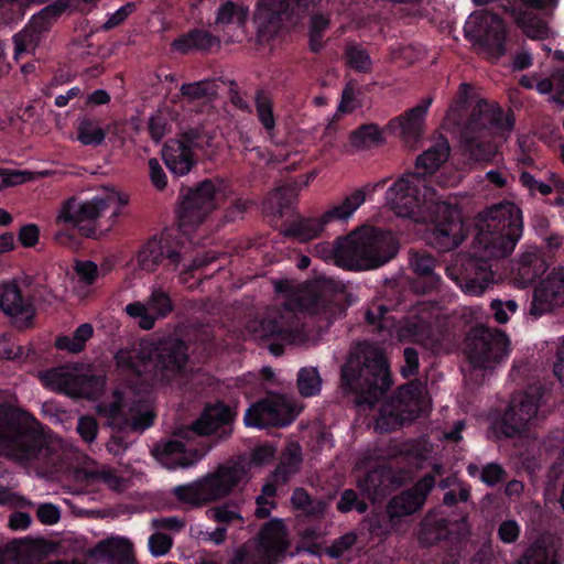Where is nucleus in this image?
I'll return each mask as SVG.
<instances>
[{
  "mask_svg": "<svg viewBox=\"0 0 564 564\" xmlns=\"http://www.w3.org/2000/svg\"><path fill=\"white\" fill-rule=\"evenodd\" d=\"M273 286L284 300L268 308L262 318L248 323L247 329L254 339L294 344L303 338L300 314L313 316L328 326L346 311L343 293L335 291L329 282L299 283L285 279L273 281Z\"/></svg>",
  "mask_w": 564,
  "mask_h": 564,
  "instance_id": "f257e3e1",
  "label": "nucleus"
},
{
  "mask_svg": "<svg viewBox=\"0 0 564 564\" xmlns=\"http://www.w3.org/2000/svg\"><path fill=\"white\" fill-rule=\"evenodd\" d=\"M390 208L400 217L416 223H433L430 242L440 251H449L465 239L464 224L456 202L442 199L426 178L404 173L387 191Z\"/></svg>",
  "mask_w": 564,
  "mask_h": 564,
  "instance_id": "f03ea898",
  "label": "nucleus"
},
{
  "mask_svg": "<svg viewBox=\"0 0 564 564\" xmlns=\"http://www.w3.org/2000/svg\"><path fill=\"white\" fill-rule=\"evenodd\" d=\"M315 254L325 261L334 260L348 270H370L389 262L398 252V245L390 231L366 228L355 231L334 246L318 243Z\"/></svg>",
  "mask_w": 564,
  "mask_h": 564,
  "instance_id": "7ed1b4c3",
  "label": "nucleus"
},
{
  "mask_svg": "<svg viewBox=\"0 0 564 564\" xmlns=\"http://www.w3.org/2000/svg\"><path fill=\"white\" fill-rule=\"evenodd\" d=\"M391 377L384 354L368 344L355 347L340 369V387L356 394L359 405H375L389 390Z\"/></svg>",
  "mask_w": 564,
  "mask_h": 564,
  "instance_id": "20e7f679",
  "label": "nucleus"
},
{
  "mask_svg": "<svg viewBox=\"0 0 564 564\" xmlns=\"http://www.w3.org/2000/svg\"><path fill=\"white\" fill-rule=\"evenodd\" d=\"M187 346L177 338L141 341L116 354L117 365L145 381L163 382L176 376L187 362Z\"/></svg>",
  "mask_w": 564,
  "mask_h": 564,
  "instance_id": "39448f33",
  "label": "nucleus"
},
{
  "mask_svg": "<svg viewBox=\"0 0 564 564\" xmlns=\"http://www.w3.org/2000/svg\"><path fill=\"white\" fill-rule=\"evenodd\" d=\"M119 205L120 196L113 189H105L87 200L69 197L62 203L56 223L76 228L83 237L97 239L113 225Z\"/></svg>",
  "mask_w": 564,
  "mask_h": 564,
  "instance_id": "423d86ee",
  "label": "nucleus"
},
{
  "mask_svg": "<svg viewBox=\"0 0 564 564\" xmlns=\"http://www.w3.org/2000/svg\"><path fill=\"white\" fill-rule=\"evenodd\" d=\"M522 229V213L516 204L505 202L487 208L476 236L478 256L485 259L509 256L520 239Z\"/></svg>",
  "mask_w": 564,
  "mask_h": 564,
  "instance_id": "0eeeda50",
  "label": "nucleus"
},
{
  "mask_svg": "<svg viewBox=\"0 0 564 564\" xmlns=\"http://www.w3.org/2000/svg\"><path fill=\"white\" fill-rule=\"evenodd\" d=\"M247 465L242 460H229L213 473L173 489L175 498L191 507H203L229 496L247 478Z\"/></svg>",
  "mask_w": 564,
  "mask_h": 564,
  "instance_id": "6e6552de",
  "label": "nucleus"
},
{
  "mask_svg": "<svg viewBox=\"0 0 564 564\" xmlns=\"http://www.w3.org/2000/svg\"><path fill=\"white\" fill-rule=\"evenodd\" d=\"M33 417L25 411L0 405V455L18 462L34 459L43 440L32 426Z\"/></svg>",
  "mask_w": 564,
  "mask_h": 564,
  "instance_id": "1a4fd4ad",
  "label": "nucleus"
},
{
  "mask_svg": "<svg viewBox=\"0 0 564 564\" xmlns=\"http://www.w3.org/2000/svg\"><path fill=\"white\" fill-rule=\"evenodd\" d=\"M97 413L106 424L118 431L143 432L153 423V411L148 398L126 395L115 391L110 401L97 405Z\"/></svg>",
  "mask_w": 564,
  "mask_h": 564,
  "instance_id": "9d476101",
  "label": "nucleus"
},
{
  "mask_svg": "<svg viewBox=\"0 0 564 564\" xmlns=\"http://www.w3.org/2000/svg\"><path fill=\"white\" fill-rule=\"evenodd\" d=\"M424 387L417 381L402 386L380 408L376 430L390 432L419 416L424 410Z\"/></svg>",
  "mask_w": 564,
  "mask_h": 564,
  "instance_id": "9b49d317",
  "label": "nucleus"
},
{
  "mask_svg": "<svg viewBox=\"0 0 564 564\" xmlns=\"http://www.w3.org/2000/svg\"><path fill=\"white\" fill-rule=\"evenodd\" d=\"M508 345L501 330L477 325L467 334L465 354L474 368L489 369L508 355Z\"/></svg>",
  "mask_w": 564,
  "mask_h": 564,
  "instance_id": "f8f14e48",
  "label": "nucleus"
},
{
  "mask_svg": "<svg viewBox=\"0 0 564 564\" xmlns=\"http://www.w3.org/2000/svg\"><path fill=\"white\" fill-rule=\"evenodd\" d=\"M297 414L299 409L292 397L268 392L263 399L247 409L243 421L247 426L258 429L282 427L292 423Z\"/></svg>",
  "mask_w": 564,
  "mask_h": 564,
  "instance_id": "ddd939ff",
  "label": "nucleus"
},
{
  "mask_svg": "<svg viewBox=\"0 0 564 564\" xmlns=\"http://www.w3.org/2000/svg\"><path fill=\"white\" fill-rule=\"evenodd\" d=\"M219 186L212 180L200 182L183 195L178 208V226L184 234L196 229L216 208Z\"/></svg>",
  "mask_w": 564,
  "mask_h": 564,
  "instance_id": "4468645a",
  "label": "nucleus"
},
{
  "mask_svg": "<svg viewBox=\"0 0 564 564\" xmlns=\"http://www.w3.org/2000/svg\"><path fill=\"white\" fill-rule=\"evenodd\" d=\"M321 0H260L254 13L258 35L268 40L280 29L281 22L305 12Z\"/></svg>",
  "mask_w": 564,
  "mask_h": 564,
  "instance_id": "2eb2a0df",
  "label": "nucleus"
},
{
  "mask_svg": "<svg viewBox=\"0 0 564 564\" xmlns=\"http://www.w3.org/2000/svg\"><path fill=\"white\" fill-rule=\"evenodd\" d=\"M541 393L523 392L513 397L500 422V432L506 437L522 436L540 420Z\"/></svg>",
  "mask_w": 564,
  "mask_h": 564,
  "instance_id": "dca6fc26",
  "label": "nucleus"
},
{
  "mask_svg": "<svg viewBox=\"0 0 564 564\" xmlns=\"http://www.w3.org/2000/svg\"><path fill=\"white\" fill-rule=\"evenodd\" d=\"M43 378L53 389L75 398L94 399L105 386L102 376L63 367L47 371Z\"/></svg>",
  "mask_w": 564,
  "mask_h": 564,
  "instance_id": "f3484780",
  "label": "nucleus"
},
{
  "mask_svg": "<svg viewBox=\"0 0 564 564\" xmlns=\"http://www.w3.org/2000/svg\"><path fill=\"white\" fill-rule=\"evenodd\" d=\"M446 275L454 281L460 290L473 296H479L494 283L495 274L491 265L485 258H468L460 264L446 268Z\"/></svg>",
  "mask_w": 564,
  "mask_h": 564,
  "instance_id": "a211bd4d",
  "label": "nucleus"
},
{
  "mask_svg": "<svg viewBox=\"0 0 564 564\" xmlns=\"http://www.w3.org/2000/svg\"><path fill=\"white\" fill-rule=\"evenodd\" d=\"M435 484L436 481L432 475H425L411 488L393 496L386 506V514L392 525L400 528L402 519L420 511Z\"/></svg>",
  "mask_w": 564,
  "mask_h": 564,
  "instance_id": "6ab92c4d",
  "label": "nucleus"
},
{
  "mask_svg": "<svg viewBox=\"0 0 564 564\" xmlns=\"http://www.w3.org/2000/svg\"><path fill=\"white\" fill-rule=\"evenodd\" d=\"M564 307V267L554 268L534 288L528 315L534 319Z\"/></svg>",
  "mask_w": 564,
  "mask_h": 564,
  "instance_id": "aec40b11",
  "label": "nucleus"
},
{
  "mask_svg": "<svg viewBox=\"0 0 564 564\" xmlns=\"http://www.w3.org/2000/svg\"><path fill=\"white\" fill-rule=\"evenodd\" d=\"M503 113L497 104L479 100L473 108L467 121L459 132L494 137L503 131H510L513 122L503 120Z\"/></svg>",
  "mask_w": 564,
  "mask_h": 564,
  "instance_id": "412c9836",
  "label": "nucleus"
},
{
  "mask_svg": "<svg viewBox=\"0 0 564 564\" xmlns=\"http://www.w3.org/2000/svg\"><path fill=\"white\" fill-rule=\"evenodd\" d=\"M478 23L479 43L489 58L498 59L507 52L506 29L501 18L487 10H480L470 15L468 24Z\"/></svg>",
  "mask_w": 564,
  "mask_h": 564,
  "instance_id": "4be33fe9",
  "label": "nucleus"
},
{
  "mask_svg": "<svg viewBox=\"0 0 564 564\" xmlns=\"http://www.w3.org/2000/svg\"><path fill=\"white\" fill-rule=\"evenodd\" d=\"M182 259L177 246L166 236L151 238L137 254L138 267L147 272H154L162 263L175 270Z\"/></svg>",
  "mask_w": 564,
  "mask_h": 564,
  "instance_id": "5701e85b",
  "label": "nucleus"
},
{
  "mask_svg": "<svg viewBox=\"0 0 564 564\" xmlns=\"http://www.w3.org/2000/svg\"><path fill=\"white\" fill-rule=\"evenodd\" d=\"M124 311L130 317L139 318V326L142 329L150 330L156 319L166 317L173 311V303L163 289L154 288L145 303H130Z\"/></svg>",
  "mask_w": 564,
  "mask_h": 564,
  "instance_id": "b1692460",
  "label": "nucleus"
},
{
  "mask_svg": "<svg viewBox=\"0 0 564 564\" xmlns=\"http://www.w3.org/2000/svg\"><path fill=\"white\" fill-rule=\"evenodd\" d=\"M232 416V411L228 405L223 403L209 405L191 426L180 429L175 435L187 437L188 434L194 433L203 436L221 431L220 437H228L231 434L229 424Z\"/></svg>",
  "mask_w": 564,
  "mask_h": 564,
  "instance_id": "393cba45",
  "label": "nucleus"
},
{
  "mask_svg": "<svg viewBox=\"0 0 564 564\" xmlns=\"http://www.w3.org/2000/svg\"><path fill=\"white\" fill-rule=\"evenodd\" d=\"M409 478L406 471L395 473L388 467H379L370 470L357 480V487L361 495L372 502L382 499L391 486H401Z\"/></svg>",
  "mask_w": 564,
  "mask_h": 564,
  "instance_id": "a878e982",
  "label": "nucleus"
},
{
  "mask_svg": "<svg viewBox=\"0 0 564 564\" xmlns=\"http://www.w3.org/2000/svg\"><path fill=\"white\" fill-rule=\"evenodd\" d=\"M153 454L156 459L166 468H188L198 463L206 454V451L186 448L176 440H170L155 444Z\"/></svg>",
  "mask_w": 564,
  "mask_h": 564,
  "instance_id": "bb28decb",
  "label": "nucleus"
},
{
  "mask_svg": "<svg viewBox=\"0 0 564 564\" xmlns=\"http://www.w3.org/2000/svg\"><path fill=\"white\" fill-rule=\"evenodd\" d=\"M58 11L54 6L44 8L34 15L31 22L13 36L14 58L19 59L25 53H33L40 43L41 34L48 29L47 18Z\"/></svg>",
  "mask_w": 564,
  "mask_h": 564,
  "instance_id": "cd10ccee",
  "label": "nucleus"
},
{
  "mask_svg": "<svg viewBox=\"0 0 564 564\" xmlns=\"http://www.w3.org/2000/svg\"><path fill=\"white\" fill-rule=\"evenodd\" d=\"M432 104V98L426 97L421 102L391 120L390 126L399 130L400 137L406 143H414L423 132L424 118Z\"/></svg>",
  "mask_w": 564,
  "mask_h": 564,
  "instance_id": "c85d7f7f",
  "label": "nucleus"
},
{
  "mask_svg": "<svg viewBox=\"0 0 564 564\" xmlns=\"http://www.w3.org/2000/svg\"><path fill=\"white\" fill-rule=\"evenodd\" d=\"M162 158L170 172L186 175L195 164L192 148L185 140L172 139L162 149Z\"/></svg>",
  "mask_w": 564,
  "mask_h": 564,
  "instance_id": "c756f323",
  "label": "nucleus"
},
{
  "mask_svg": "<svg viewBox=\"0 0 564 564\" xmlns=\"http://www.w3.org/2000/svg\"><path fill=\"white\" fill-rule=\"evenodd\" d=\"M547 270L546 261L538 248L530 247L520 254L514 263V279L524 288L534 282Z\"/></svg>",
  "mask_w": 564,
  "mask_h": 564,
  "instance_id": "7c9ffc66",
  "label": "nucleus"
},
{
  "mask_svg": "<svg viewBox=\"0 0 564 564\" xmlns=\"http://www.w3.org/2000/svg\"><path fill=\"white\" fill-rule=\"evenodd\" d=\"M272 563L273 558L286 550L285 527L281 520H271L262 528L259 539L251 542Z\"/></svg>",
  "mask_w": 564,
  "mask_h": 564,
  "instance_id": "2f4dec72",
  "label": "nucleus"
},
{
  "mask_svg": "<svg viewBox=\"0 0 564 564\" xmlns=\"http://www.w3.org/2000/svg\"><path fill=\"white\" fill-rule=\"evenodd\" d=\"M0 307L10 316L29 321L33 316L32 304L24 300L17 283L8 282L0 285Z\"/></svg>",
  "mask_w": 564,
  "mask_h": 564,
  "instance_id": "473e14b6",
  "label": "nucleus"
},
{
  "mask_svg": "<svg viewBox=\"0 0 564 564\" xmlns=\"http://www.w3.org/2000/svg\"><path fill=\"white\" fill-rule=\"evenodd\" d=\"M94 555L109 564H133L132 544L123 538H110L97 543Z\"/></svg>",
  "mask_w": 564,
  "mask_h": 564,
  "instance_id": "72a5a7b5",
  "label": "nucleus"
},
{
  "mask_svg": "<svg viewBox=\"0 0 564 564\" xmlns=\"http://www.w3.org/2000/svg\"><path fill=\"white\" fill-rule=\"evenodd\" d=\"M451 147L445 138H440L415 160L416 173L423 178L434 174L448 159Z\"/></svg>",
  "mask_w": 564,
  "mask_h": 564,
  "instance_id": "f704fd0d",
  "label": "nucleus"
},
{
  "mask_svg": "<svg viewBox=\"0 0 564 564\" xmlns=\"http://www.w3.org/2000/svg\"><path fill=\"white\" fill-rule=\"evenodd\" d=\"M398 335L401 340L416 343L431 350H436L440 345L430 325L417 317L406 319L399 328Z\"/></svg>",
  "mask_w": 564,
  "mask_h": 564,
  "instance_id": "c9c22d12",
  "label": "nucleus"
},
{
  "mask_svg": "<svg viewBox=\"0 0 564 564\" xmlns=\"http://www.w3.org/2000/svg\"><path fill=\"white\" fill-rule=\"evenodd\" d=\"M465 154L475 162H489L497 154V145L492 137L459 132Z\"/></svg>",
  "mask_w": 564,
  "mask_h": 564,
  "instance_id": "e433bc0d",
  "label": "nucleus"
},
{
  "mask_svg": "<svg viewBox=\"0 0 564 564\" xmlns=\"http://www.w3.org/2000/svg\"><path fill=\"white\" fill-rule=\"evenodd\" d=\"M219 43L218 37L212 35L209 32L194 30L174 40L172 47L182 54H186L192 50L209 52L215 47H219Z\"/></svg>",
  "mask_w": 564,
  "mask_h": 564,
  "instance_id": "4c0bfd02",
  "label": "nucleus"
},
{
  "mask_svg": "<svg viewBox=\"0 0 564 564\" xmlns=\"http://www.w3.org/2000/svg\"><path fill=\"white\" fill-rule=\"evenodd\" d=\"M365 319L372 332L377 333L383 340L391 335L392 328L395 326L394 318L389 315L388 306L381 303H372L365 313Z\"/></svg>",
  "mask_w": 564,
  "mask_h": 564,
  "instance_id": "58836bf2",
  "label": "nucleus"
},
{
  "mask_svg": "<svg viewBox=\"0 0 564 564\" xmlns=\"http://www.w3.org/2000/svg\"><path fill=\"white\" fill-rule=\"evenodd\" d=\"M302 463L301 446L296 443L288 445L279 466L272 474L275 484H285L295 475Z\"/></svg>",
  "mask_w": 564,
  "mask_h": 564,
  "instance_id": "ea45409f",
  "label": "nucleus"
},
{
  "mask_svg": "<svg viewBox=\"0 0 564 564\" xmlns=\"http://www.w3.org/2000/svg\"><path fill=\"white\" fill-rule=\"evenodd\" d=\"M512 17L523 33L533 40H543L549 36L550 29L538 14L531 11L512 9Z\"/></svg>",
  "mask_w": 564,
  "mask_h": 564,
  "instance_id": "a19ab883",
  "label": "nucleus"
},
{
  "mask_svg": "<svg viewBox=\"0 0 564 564\" xmlns=\"http://www.w3.org/2000/svg\"><path fill=\"white\" fill-rule=\"evenodd\" d=\"M366 193L364 189L358 188L354 191L349 196L336 205H333L324 215V221L330 223L334 220H347L354 213L365 203Z\"/></svg>",
  "mask_w": 564,
  "mask_h": 564,
  "instance_id": "79ce46f5",
  "label": "nucleus"
},
{
  "mask_svg": "<svg viewBox=\"0 0 564 564\" xmlns=\"http://www.w3.org/2000/svg\"><path fill=\"white\" fill-rule=\"evenodd\" d=\"M327 221H324V215L319 218H303L294 221L284 230V236L294 237L301 242L316 238L323 230Z\"/></svg>",
  "mask_w": 564,
  "mask_h": 564,
  "instance_id": "37998d69",
  "label": "nucleus"
},
{
  "mask_svg": "<svg viewBox=\"0 0 564 564\" xmlns=\"http://www.w3.org/2000/svg\"><path fill=\"white\" fill-rule=\"evenodd\" d=\"M254 106L258 120L264 128L268 138L272 141L275 135V117L271 97L264 90L258 89L254 95Z\"/></svg>",
  "mask_w": 564,
  "mask_h": 564,
  "instance_id": "c03bdc74",
  "label": "nucleus"
},
{
  "mask_svg": "<svg viewBox=\"0 0 564 564\" xmlns=\"http://www.w3.org/2000/svg\"><path fill=\"white\" fill-rule=\"evenodd\" d=\"M247 19V8L238 6L231 1H227L218 8L215 24L223 29L230 25L243 29Z\"/></svg>",
  "mask_w": 564,
  "mask_h": 564,
  "instance_id": "a18cd8bd",
  "label": "nucleus"
},
{
  "mask_svg": "<svg viewBox=\"0 0 564 564\" xmlns=\"http://www.w3.org/2000/svg\"><path fill=\"white\" fill-rule=\"evenodd\" d=\"M219 84L215 79L183 84L180 88L181 95L188 101L214 100L218 96Z\"/></svg>",
  "mask_w": 564,
  "mask_h": 564,
  "instance_id": "49530a36",
  "label": "nucleus"
},
{
  "mask_svg": "<svg viewBox=\"0 0 564 564\" xmlns=\"http://www.w3.org/2000/svg\"><path fill=\"white\" fill-rule=\"evenodd\" d=\"M350 142L358 150L377 147L383 142L379 127L375 123L362 124L350 133Z\"/></svg>",
  "mask_w": 564,
  "mask_h": 564,
  "instance_id": "de8ad7c7",
  "label": "nucleus"
},
{
  "mask_svg": "<svg viewBox=\"0 0 564 564\" xmlns=\"http://www.w3.org/2000/svg\"><path fill=\"white\" fill-rule=\"evenodd\" d=\"M105 138L106 132L97 120L83 118L78 121L77 139L84 145H100Z\"/></svg>",
  "mask_w": 564,
  "mask_h": 564,
  "instance_id": "09e8293b",
  "label": "nucleus"
},
{
  "mask_svg": "<svg viewBox=\"0 0 564 564\" xmlns=\"http://www.w3.org/2000/svg\"><path fill=\"white\" fill-rule=\"evenodd\" d=\"M263 552L251 542L245 543L234 551L228 564H272Z\"/></svg>",
  "mask_w": 564,
  "mask_h": 564,
  "instance_id": "8fccbe9b",
  "label": "nucleus"
},
{
  "mask_svg": "<svg viewBox=\"0 0 564 564\" xmlns=\"http://www.w3.org/2000/svg\"><path fill=\"white\" fill-rule=\"evenodd\" d=\"M297 388L305 398L318 394L322 388V378L317 369L314 367L302 368L297 375Z\"/></svg>",
  "mask_w": 564,
  "mask_h": 564,
  "instance_id": "3c124183",
  "label": "nucleus"
},
{
  "mask_svg": "<svg viewBox=\"0 0 564 564\" xmlns=\"http://www.w3.org/2000/svg\"><path fill=\"white\" fill-rule=\"evenodd\" d=\"M409 262L411 269L422 278L435 280L434 269L436 267V259L426 251L411 250L409 252Z\"/></svg>",
  "mask_w": 564,
  "mask_h": 564,
  "instance_id": "603ef678",
  "label": "nucleus"
},
{
  "mask_svg": "<svg viewBox=\"0 0 564 564\" xmlns=\"http://www.w3.org/2000/svg\"><path fill=\"white\" fill-rule=\"evenodd\" d=\"M297 197V187L295 185H285L275 189L269 197L268 204L271 209L282 216L284 209L289 208Z\"/></svg>",
  "mask_w": 564,
  "mask_h": 564,
  "instance_id": "864d4df0",
  "label": "nucleus"
},
{
  "mask_svg": "<svg viewBox=\"0 0 564 564\" xmlns=\"http://www.w3.org/2000/svg\"><path fill=\"white\" fill-rule=\"evenodd\" d=\"M207 514L210 519L226 528L236 522H238L240 525L243 523V517L238 510V507L232 503H224L214 507L207 511Z\"/></svg>",
  "mask_w": 564,
  "mask_h": 564,
  "instance_id": "5fc2aeb1",
  "label": "nucleus"
},
{
  "mask_svg": "<svg viewBox=\"0 0 564 564\" xmlns=\"http://www.w3.org/2000/svg\"><path fill=\"white\" fill-rule=\"evenodd\" d=\"M519 564H557V561L542 542H534L527 549Z\"/></svg>",
  "mask_w": 564,
  "mask_h": 564,
  "instance_id": "6e6d98bb",
  "label": "nucleus"
},
{
  "mask_svg": "<svg viewBox=\"0 0 564 564\" xmlns=\"http://www.w3.org/2000/svg\"><path fill=\"white\" fill-rule=\"evenodd\" d=\"M421 527L420 541L425 544H433L446 535L444 520L432 521L425 518Z\"/></svg>",
  "mask_w": 564,
  "mask_h": 564,
  "instance_id": "4d7b16f0",
  "label": "nucleus"
},
{
  "mask_svg": "<svg viewBox=\"0 0 564 564\" xmlns=\"http://www.w3.org/2000/svg\"><path fill=\"white\" fill-rule=\"evenodd\" d=\"M173 543V538L161 531L151 534L148 541L149 551L155 557L166 555L171 551Z\"/></svg>",
  "mask_w": 564,
  "mask_h": 564,
  "instance_id": "13d9d810",
  "label": "nucleus"
},
{
  "mask_svg": "<svg viewBox=\"0 0 564 564\" xmlns=\"http://www.w3.org/2000/svg\"><path fill=\"white\" fill-rule=\"evenodd\" d=\"M148 130L154 142H161L170 131L167 117L163 112L156 111L149 118Z\"/></svg>",
  "mask_w": 564,
  "mask_h": 564,
  "instance_id": "bf43d9fd",
  "label": "nucleus"
},
{
  "mask_svg": "<svg viewBox=\"0 0 564 564\" xmlns=\"http://www.w3.org/2000/svg\"><path fill=\"white\" fill-rule=\"evenodd\" d=\"M347 58L350 67L358 72H370L371 59L368 53L359 46H350L347 48Z\"/></svg>",
  "mask_w": 564,
  "mask_h": 564,
  "instance_id": "052dcab7",
  "label": "nucleus"
},
{
  "mask_svg": "<svg viewBox=\"0 0 564 564\" xmlns=\"http://www.w3.org/2000/svg\"><path fill=\"white\" fill-rule=\"evenodd\" d=\"M507 473L503 467L497 463H489L480 470V480L489 487H494L505 480Z\"/></svg>",
  "mask_w": 564,
  "mask_h": 564,
  "instance_id": "680f3d73",
  "label": "nucleus"
},
{
  "mask_svg": "<svg viewBox=\"0 0 564 564\" xmlns=\"http://www.w3.org/2000/svg\"><path fill=\"white\" fill-rule=\"evenodd\" d=\"M369 532L377 536H388L392 531H398V525H392L390 519L384 518L380 514L371 516L368 520Z\"/></svg>",
  "mask_w": 564,
  "mask_h": 564,
  "instance_id": "e2e57ef3",
  "label": "nucleus"
},
{
  "mask_svg": "<svg viewBox=\"0 0 564 564\" xmlns=\"http://www.w3.org/2000/svg\"><path fill=\"white\" fill-rule=\"evenodd\" d=\"M74 271L82 283L93 284L98 275V268L93 261H76Z\"/></svg>",
  "mask_w": 564,
  "mask_h": 564,
  "instance_id": "0e129e2a",
  "label": "nucleus"
},
{
  "mask_svg": "<svg viewBox=\"0 0 564 564\" xmlns=\"http://www.w3.org/2000/svg\"><path fill=\"white\" fill-rule=\"evenodd\" d=\"M357 541V535L354 532H348L340 538L336 539L329 547L327 554L334 558L340 557L348 551Z\"/></svg>",
  "mask_w": 564,
  "mask_h": 564,
  "instance_id": "69168bd1",
  "label": "nucleus"
},
{
  "mask_svg": "<svg viewBox=\"0 0 564 564\" xmlns=\"http://www.w3.org/2000/svg\"><path fill=\"white\" fill-rule=\"evenodd\" d=\"M77 432L86 443H93L97 436L98 423L93 416H80L77 423Z\"/></svg>",
  "mask_w": 564,
  "mask_h": 564,
  "instance_id": "338daca9",
  "label": "nucleus"
},
{
  "mask_svg": "<svg viewBox=\"0 0 564 564\" xmlns=\"http://www.w3.org/2000/svg\"><path fill=\"white\" fill-rule=\"evenodd\" d=\"M151 525L156 531H171V532H180L185 527V521L176 516L172 517H160L154 518L151 521Z\"/></svg>",
  "mask_w": 564,
  "mask_h": 564,
  "instance_id": "774afa93",
  "label": "nucleus"
}]
</instances>
